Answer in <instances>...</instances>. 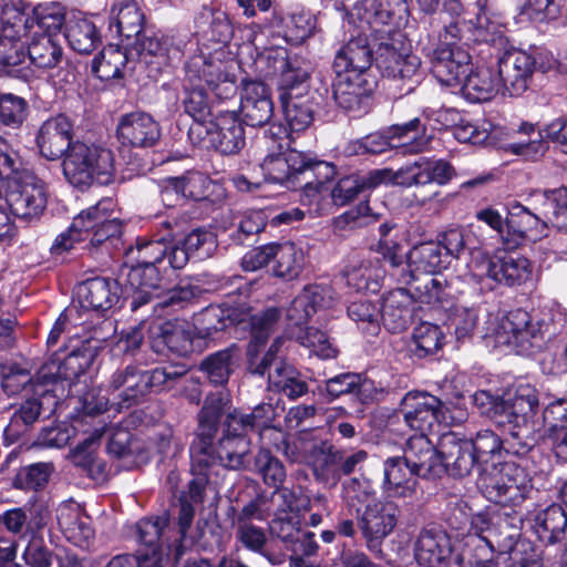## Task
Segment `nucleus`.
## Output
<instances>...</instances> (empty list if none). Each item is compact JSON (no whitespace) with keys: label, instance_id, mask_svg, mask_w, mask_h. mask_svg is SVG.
I'll return each mask as SVG.
<instances>
[{"label":"nucleus","instance_id":"obj_1","mask_svg":"<svg viewBox=\"0 0 567 567\" xmlns=\"http://www.w3.org/2000/svg\"><path fill=\"white\" fill-rule=\"evenodd\" d=\"M483 495L503 508L494 511V527L489 543L494 549L512 548L519 537L522 516L517 509L533 492L532 478L526 470L516 464L502 465L499 470L486 473L477 480Z\"/></svg>","mask_w":567,"mask_h":567},{"label":"nucleus","instance_id":"obj_2","mask_svg":"<svg viewBox=\"0 0 567 567\" xmlns=\"http://www.w3.org/2000/svg\"><path fill=\"white\" fill-rule=\"evenodd\" d=\"M259 166L267 182L301 187L303 196L310 200L326 189V183L337 174L333 164L297 150L266 154Z\"/></svg>","mask_w":567,"mask_h":567},{"label":"nucleus","instance_id":"obj_3","mask_svg":"<svg viewBox=\"0 0 567 567\" xmlns=\"http://www.w3.org/2000/svg\"><path fill=\"white\" fill-rule=\"evenodd\" d=\"M114 206L113 199L106 197L83 209L73 218L68 230L56 237L52 250L61 254L76 244H83V249L92 251L117 239L122 235L123 224L117 217H112Z\"/></svg>","mask_w":567,"mask_h":567},{"label":"nucleus","instance_id":"obj_4","mask_svg":"<svg viewBox=\"0 0 567 567\" xmlns=\"http://www.w3.org/2000/svg\"><path fill=\"white\" fill-rule=\"evenodd\" d=\"M186 373L184 364H167L152 370L127 364L111 374L107 391L115 395L116 411H121L138 404L152 391L172 389Z\"/></svg>","mask_w":567,"mask_h":567},{"label":"nucleus","instance_id":"obj_5","mask_svg":"<svg viewBox=\"0 0 567 567\" xmlns=\"http://www.w3.org/2000/svg\"><path fill=\"white\" fill-rule=\"evenodd\" d=\"M62 171L65 179L78 188L94 183L110 185L116 171L114 153L101 144L74 141L62 161Z\"/></svg>","mask_w":567,"mask_h":567},{"label":"nucleus","instance_id":"obj_6","mask_svg":"<svg viewBox=\"0 0 567 567\" xmlns=\"http://www.w3.org/2000/svg\"><path fill=\"white\" fill-rule=\"evenodd\" d=\"M25 13L16 6L6 4L1 11L0 29V75H8L17 79L28 80L31 71L21 68L27 59L25 41L28 25Z\"/></svg>","mask_w":567,"mask_h":567},{"label":"nucleus","instance_id":"obj_7","mask_svg":"<svg viewBox=\"0 0 567 567\" xmlns=\"http://www.w3.org/2000/svg\"><path fill=\"white\" fill-rule=\"evenodd\" d=\"M495 347L506 352L529 355L544 344V322L523 309L509 311L494 331Z\"/></svg>","mask_w":567,"mask_h":567},{"label":"nucleus","instance_id":"obj_8","mask_svg":"<svg viewBox=\"0 0 567 567\" xmlns=\"http://www.w3.org/2000/svg\"><path fill=\"white\" fill-rule=\"evenodd\" d=\"M281 312L278 308L271 307L251 317V338L247 346L248 371L256 375L275 373L279 364H287L279 355L280 348L285 343L282 337L276 338L268 350L261 351L268 340L270 332L280 319Z\"/></svg>","mask_w":567,"mask_h":567},{"label":"nucleus","instance_id":"obj_9","mask_svg":"<svg viewBox=\"0 0 567 567\" xmlns=\"http://www.w3.org/2000/svg\"><path fill=\"white\" fill-rule=\"evenodd\" d=\"M410 49V44L403 42V35L396 33L379 44L375 55L377 66L384 76L402 81L404 94L413 92L422 78L421 60Z\"/></svg>","mask_w":567,"mask_h":567},{"label":"nucleus","instance_id":"obj_10","mask_svg":"<svg viewBox=\"0 0 567 567\" xmlns=\"http://www.w3.org/2000/svg\"><path fill=\"white\" fill-rule=\"evenodd\" d=\"M6 202L17 218L28 223L38 220L48 204L47 184L34 173H22L7 184Z\"/></svg>","mask_w":567,"mask_h":567},{"label":"nucleus","instance_id":"obj_11","mask_svg":"<svg viewBox=\"0 0 567 567\" xmlns=\"http://www.w3.org/2000/svg\"><path fill=\"white\" fill-rule=\"evenodd\" d=\"M226 404L227 400L221 393H212L206 396L197 415L198 425L195 439L189 446V456L194 461L195 468L199 471L207 465L208 453L216 446L215 437Z\"/></svg>","mask_w":567,"mask_h":567},{"label":"nucleus","instance_id":"obj_12","mask_svg":"<svg viewBox=\"0 0 567 567\" xmlns=\"http://www.w3.org/2000/svg\"><path fill=\"white\" fill-rule=\"evenodd\" d=\"M399 512L394 503L379 501L354 516L358 529L370 551H381V544L398 524Z\"/></svg>","mask_w":567,"mask_h":567},{"label":"nucleus","instance_id":"obj_13","mask_svg":"<svg viewBox=\"0 0 567 567\" xmlns=\"http://www.w3.org/2000/svg\"><path fill=\"white\" fill-rule=\"evenodd\" d=\"M375 82L360 73L337 74L332 83V94L337 105L344 112L360 117L372 105Z\"/></svg>","mask_w":567,"mask_h":567},{"label":"nucleus","instance_id":"obj_14","mask_svg":"<svg viewBox=\"0 0 567 567\" xmlns=\"http://www.w3.org/2000/svg\"><path fill=\"white\" fill-rule=\"evenodd\" d=\"M416 563L423 567H462V556L450 536L440 528L423 529L414 546Z\"/></svg>","mask_w":567,"mask_h":567},{"label":"nucleus","instance_id":"obj_15","mask_svg":"<svg viewBox=\"0 0 567 567\" xmlns=\"http://www.w3.org/2000/svg\"><path fill=\"white\" fill-rule=\"evenodd\" d=\"M400 412L405 424L426 433L445 419L444 403L427 392L410 391L401 400Z\"/></svg>","mask_w":567,"mask_h":567},{"label":"nucleus","instance_id":"obj_16","mask_svg":"<svg viewBox=\"0 0 567 567\" xmlns=\"http://www.w3.org/2000/svg\"><path fill=\"white\" fill-rule=\"evenodd\" d=\"M497 66L504 92L519 96L528 89L536 70V59L526 51L512 49L498 56Z\"/></svg>","mask_w":567,"mask_h":567},{"label":"nucleus","instance_id":"obj_17","mask_svg":"<svg viewBox=\"0 0 567 567\" xmlns=\"http://www.w3.org/2000/svg\"><path fill=\"white\" fill-rule=\"evenodd\" d=\"M440 461L443 471L441 476L449 474L453 477H465L476 468H481L473 453V444L468 439L455 432L444 433L439 441Z\"/></svg>","mask_w":567,"mask_h":567},{"label":"nucleus","instance_id":"obj_18","mask_svg":"<svg viewBox=\"0 0 567 567\" xmlns=\"http://www.w3.org/2000/svg\"><path fill=\"white\" fill-rule=\"evenodd\" d=\"M161 136L159 124L144 112L124 114L116 127L117 141L125 147L151 148L157 145Z\"/></svg>","mask_w":567,"mask_h":567},{"label":"nucleus","instance_id":"obj_19","mask_svg":"<svg viewBox=\"0 0 567 567\" xmlns=\"http://www.w3.org/2000/svg\"><path fill=\"white\" fill-rule=\"evenodd\" d=\"M194 332L185 321H165L154 323L148 329L151 349L157 354L166 351L185 357L193 352Z\"/></svg>","mask_w":567,"mask_h":567},{"label":"nucleus","instance_id":"obj_20","mask_svg":"<svg viewBox=\"0 0 567 567\" xmlns=\"http://www.w3.org/2000/svg\"><path fill=\"white\" fill-rule=\"evenodd\" d=\"M481 271L477 277H486L499 285L508 287L520 286L532 276V264L523 256L503 254L485 258L477 266Z\"/></svg>","mask_w":567,"mask_h":567},{"label":"nucleus","instance_id":"obj_21","mask_svg":"<svg viewBox=\"0 0 567 567\" xmlns=\"http://www.w3.org/2000/svg\"><path fill=\"white\" fill-rule=\"evenodd\" d=\"M73 136V124L63 114L50 117L44 121L37 135V145L43 157L49 161L64 158L71 148Z\"/></svg>","mask_w":567,"mask_h":567},{"label":"nucleus","instance_id":"obj_22","mask_svg":"<svg viewBox=\"0 0 567 567\" xmlns=\"http://www.w3.org/2000/svg\"><path fill=\"white\" fill-rule=\"evenodd\" d=\"M433 75L446 86L461 84L468 71L470 55L457 47L441 44L427 53Z\"/></svg>","mask_w":567,"mask_h":567},{"label":"nucleus","instance_id":"obj_23","mask_svg":"<svg viewBox=\"0 0 567 567\" xmlns=\"http://www.w3.org/2000/svg\"><path fill=\"white\" fill-rule=\"evenodd\" d=\"M240 115L249 126H262L274 115V104L268 86L260 81H245L240 95Z\"/></svg>","mask_w":567,"mask_h":567},{"label":"nucleus","instance_id":"obj_24","mask_svg":"<svg viewBox=\"0 0 567 567\" xmlns=\"http://www.w3.org/2000/svg\"><path fill=\"white\" fill-rule=\"evenodd\" d=\"M450 264L449 254H443L440 243L433 240L414 245L406 254L408 271L401 272L400 282L411 284L415 274L435 275Z\"/></svg>","mask_w":567,"mask_h":567},{"label":"nucleus","instance_id":"obj_25","mask_svg":"<svg viewBox=\"0 0 567 567\" xmlns=\"http://www.w3.org/2000/svg\"><path fill=\"white\" fill-rule=\"evenodd\" d=\"M216 247L217 241L214 233L204 228L192 229L171 245L169 267L176 270L183 269L192 257L208 258Z\"/></svg>","mask_w":567,"mask_h":567},{"label":"nucleus","instance_id":"obj_26","mask_svg":"<svg viewBox=\"0 0 567 567\" xmlns=\"http://www.w3.org/2000/svg\"><path fill=\"white\" fill-rule=\"evenodd\" d=\"M208 143L225 155L237 154L246 144L243 123L235 112H226L205 126Z\"/></svg>","mask_w":567,"mask_h":567},{"label":"nucleus","instance_id":"obj_27","mask_svg":"<svg viewBox=\"0 0 567 567\" xmlns=\"http://www.w3.org/2000/svg\"><path fill=\"white\" fill-rule=\"evenodd\" d=\"M499 406L502 417L498 424L527 425L539 408L538 391L530 384H518L504 396L503 405Z\"/></svg>","mask_w":567,"mask_h":567},{"label":"nucleus","instance_id":"obj_28","mask_svg":"<svg viewBox=\"0 0 567 567\" xmlns=\"http://www.w3.org/2000/svg\"><path fill=\"white\" fill-rule=\"evenodd\" d=\"M416 471L402 456L388 457L383 462L381 488L389 497H412L417 487Z\"/></svg>","mask_w":567,"mask_h":567},{"label":"nucleus","instance_id":"obj_29","mask_svg":"<svg viewBox=\"0 0 567 567\" xmlns=\"http://www.w3.org/2000/svg\"><path fill=\"white\" fill-rule=\"evenodd\" d=\"M416 474L423 478L441 477L439 446L434 447L425 433L412 436L406 442L404 455L402 456Z\"/></svg>","mask_w":567,"mask_h":567},{"label":"nucleus","instance_id":"obj_30","mask_svg":"<svg viewBox=\"0 0 567 567\" xmlns=\"http://www.w3.org/2000/svg\"><path fill=\"white\" fill-rule=\"evenodd\" d=\"M249 452L250 441L247 437L225 433L208 453L207 465L204 470L208 467L215 470L217 466L235 471L243 470L248 464Z\"/></svg>","mask_w":567,"mask_h":567},{"label":"nucleus","instance_id":"obj_31","mask_svg":"<svg viewBox=\"0 0 567 567\" xmlns=\"http://www.w3.org/2000/svg\"><path fill=\"white\" fill-rule=\"evenodd\" d=\"M373 61H375V58L373 56V50L368 39L357 37L350 39L337 51L332 68L336 74H365Z\"/></svg>","mask_w":567,"mask_h":567},{"label":"nucleus","instance_id":"obj_32","mask_svg":"<svg viewBox=\"0 0 567 567\" xmlns=\"http://www.w3.org/2000/svg\"><path fill=\"white\" fill-rule=\"evenodd\" d=\"M530 204L522 205L514 203L509 209V216L506 219V236L504 248L512 250L519 247L524 240L532 239L529 233L538 230L542 233V221L535 209H529Z\"/></svg>","mask_w":567,"mask_h":567},{"label":"nucleus","instance_id":"obj_33","mask_svg":"<svg viewBox=\"0 0 567 567\" xmlns=\"http://www.w3.org/2000/svg\"><path fill=\"white\" fill-rule=\"evenodd\" d=\"M78 297L82 308L104 312L118 302V285L107 278H91L78 287Z\"/></svg>","mask_w":567,"mask_h":567},{"label":"nucleus","instance_id":"obj_34","mask_svg":"<svg viewBox=\"0 0 567 567\" xmlns=\"http://www.w3.org/2000/svg\"><path fill=\"white\" fill-rule=\"evenodd\" d=\"M373 177L374 171L367 174H350L339 178L331 187L330 182L333 179L332 177L326 183L327 188L319 193L315 199H308V202L312 203L324 195H329L334 205L344 206L353 200L360 193L378 187L377 181Z\"/></svg>","mask_w":567,"mask_h":567},{"label":"nucleus","instance_id":"obj_35","mask_svg":"<svg viewBox=\"0 0 567 567\" xmlns=\"http://www.w3.org/2000/svg\"><path fill=\"white\" fill-rule=\"evenodd\" d=\"M240 360V349L236 343L206 355L199 363L198 370L204 373L209 383L224 386L228 383Z\"/></svg>","mask_w":567,"mask_h":567},{"label":"nucleus","instance_id":"obj_36","mask_svg":"<svg viewBox=\"0 0 567 567\" xmlns=\"http://www.w3.org/2000/svg\"><path fill=\"white\" fill-rule=\"evenodd\" d=\"M326 392L331 399L349 395L353 402L368 404L373 400L374 385L358 373H340L326 381Z\"/></svg>","mask_w":567,"mask_h":567},{"label":"nucleus","instance_id":"obj_37","mask_svg":"<svg viewBox=\"0 0 567 567\" xmlns=\"http://www.w3.org/2000/svg\"><path fill=\"white\" fill-rule=\"evenodd\" d=\"M195 76V72L189 65L187 69L188 84L184 86L183 106L185 113L192 116L197 123V128H202L206 126V123L209 124V122H212L213 106L208 91L203 84V81L199 79L197 84L193 83Z\"/></svg>","mask_w":567,"mask_h":567},{"label":"nucleus","instance_id":"obj_38","mask_svg":"<svg viewBox=\"0 0 567 567\" xmlns=\"http://www.w3.org/2000/svg\"><path fill=\"white\" fill-rule=\"evenodd\" d=\"M473 444V453L481 468L478 480L486 473L499 470L509 462H501L503 455L502 439L491 430L476 433L474 439H468Z\"/></svg>","mask_w":567,"mask_h":567},{"label":"nucleus","instance_id":"obj_39","mask_svg":"<svg viewBox=\"0 0 567 567\" xmlns=\"http://www.w3.org/2000/svg\"><path fill=\"white\" fill-rule=\"evenodd\" d=\"M461 83L464 96L474 103L492 100L503 87L498 74L496 75L492 69L486 66L466 73Z\"/></svg>","mask_w":567,"mask_h":567},{"label":"nucleus","instance_id":"obj_40","mask_svg":"<svg viewBox=\"0 0 567 567\" xmlns=\"http://www.w3.org/2000/svg\"><path fill=\"white\" fill-rule=\"evenodd\" d=\"M28 34L51 35L61 38L65 22V12L61 3L51 2L37 6L31 16L25 14Z\"/></svg>","mask_w":567,"mask_h":567},{"label":"nucleus","instance_id":"obj_41","mask_svg":"<svg viewBox=\"0 0 567 567\" xmlns=\"http://www.w3.org/2000/svg\"><path fill=\"white\" fill-rule=\"evenodd\" d=\"M413 303L412 291L408 288L391 290L383 299L381 319L388 330L399 332L405 329L409 319V307Z\"/></svg>","mask_w":567,"mask_h":567},{"label":"nucleus","instance_id":"obj_42","mask_svg":"<svg viewBox=\"0 0 567 567\" xmlns=\"http://www.w3.org/2000/svg\"><path fill=\"white\" fill-rule=\"evenodd\" d=\"M42 401L33 396L22 401L14 408L9 424L4 427L3 440L6 444H13L30 431L42 414Z\"/></svg>","mask_w":567,"mask_h":567},{"label":"nucleus","instance_id":"obj_43","mask_svg":"<svg viewBox=\"0 0 567 567\" xmlns=\"http://www.w3.org/2000/svg\"><path fill=\"white\" fill-rule=\"evenodd\" d=\"M25 51L30 62L38 69H53L63 58L59 38L41 34H28Z\"/></svg>","mask_w":567,"mask_h":567},{"label":"nucleus","instance_id":"obj_44","mask_svg":"<svg viewBox=\"0 0 567 567\" xmlns=\"http://www.w3.org/2000/svg\"><path fill=\"white\" fill-rule=\"evenodd\" d=\"M425 132V124L419 117L388 127L389 137L395 144L393 147H402L404 153L410 154H417L427 148L431 137L426 136Z\"/></svg>","mask_w":567,"mask_h":567},{"label":"nucleus","instance_id":"obj_45","mask_svg":"<svg viewBox=\"0 0 567 567\" xmlns=\"http://www.w3.org/2000/svg\"><path fill=\"white\" fill-rule=\"evenodd\" d=\"M534 529L538 539L555 544L566 535L567 515L560 505L553 504L542 509L534 518Z\"/></svg>","mask_w":567,"mask_h":567},{"label":"nucleus","instance_id":"obj_46","mask_svg":"<svg viewBox=\"0 0 567 567\" xmlns=\"http://www.w3.org/2000/svg\"><path fill=\"white\" fill-rule=\"evenodd\" d=\"M341 499L350 515H357L368 505L378 503L377 492L367 477H351L341 483Z\"/></svg>","mask_w":567,"mask_h":567},{"label":"nucleus","instance_id":"obj_47","mask_svg":"<svg viewBox=\"0 0 567 567\" xmlns=\"http://www.w3.org/2000/svg\"><path fill=\"white\" fill-rule=\"evenodd\" d=\"M275 250L272 275L284 281L297 279L306 264L303 250L293 243L277 244Z\"/></svg>","mask_w":567,"mask_h":567},{"label":"nucleus","instance_id":"obj_48","mask_svg":"<svg viewBox=\"0 0 567 567\" xmlns=\"http://www.w3.org/2000/svg\"><path fill=\"white\" fill-rule=\"evenodd\" d=\"M279 99L291 132H302L310 126L315 114V105L310 99L291 95V92L280 93Z\"/></svg>","mask_w":567,"mask_h":567},{"label":"nucleus","instance_id":"obj_49","mask_svg":"<svg viewBox=\"0 0 567 567\" xmlns=\"http://www.w3.org/2000/svg\"><path fill=\"white\" fill-rule=\"evenodd\" d=\"M312 452L311 468L316 481L328 487L337 486L340 482L337 449L322 442L320 445H315Z\"/></svg>","mask_w":567,"mask_h":567},{"label":"nucleus","instance_id":"obj_50","mask_svg":"<svg viewBox=\"0 0 567 567\" xmlns=\"http://www.w3.org/2000/svg\"><path fill=\"white\" fill-rule=\"evenodd\" d=\"M171 243L165 236L146 240L138 238L134 247L126 251L128 259L144 265L162 266L164 262L169 267Z\"/></svg>","mask_w":567,"mask_h":567},{"label":"nucleus","instance_id":"obj_51","mask_svg":"<svg viewBox=\"0 0 567 567\" xmlns=\"http://www.w3.org/2000/svg\"><path fill=\"white\" fill-rule=\"evenodd\" d=\"M56 519L60 528L69 538L89 540L94 532L89 518L83 516L75 504H62L56 509Z\"/></svg>","mask_w":567,"mask_h":567},{"label":"nucleus","instance_id":"obj_52","mask_svg":"<svg viewBox=\"0 0 567 567\" xmlns=\"http://www.w3.org/2000/svg\"><path fill=\"white\" fill-rule=\"evenodd\" d=\"M64 38L74 51L82 54L91 53L101 42L94 23L86 18L71 20Z\"/></svg>","mask_w":567,"mask_h":567},{"label":"nucleus","instance_id":"obj_53","mask_svg":"<svg viewBox=\"0 0 567 567\" xmlns=\"http://www.w3.org/2000/svg\"><path fill=\"white\" fill-rule=\"evenodd\" d=\"M443 340L444 333L439 326L422 322L413 330L410 352L419 359L433 355L442 348Z\"/></svg>","mask_w":567,"mask_h":567},{"label":"nucleus","instance_id":"obj_54","mask_svg":"<svg viewBox=\"0 0 567 567\" xmlns=\"http://www.w3.org/2000/svg\"><path fill=\"white\" fill-rule=\"evenodd\" d=\"M377 185L391 184L401 187L424 186L421 159L400 167L398 171L390 168L374 169Z\"/></svg>","mask_w":567,"mask_h":567},{"label":"nucleus","instance_id":"obj_55","mask_svg":"<svg viewBox=\"0 0 567 567\" xmlns=\"http://www.w3.org/2000/svg\"><path fill=\"white\" fill-rule=\"evenodd\" d=\"M544 435L547 439L567 430V398H550L542 410Z\"/></svg>","mask_w":567,"mask_h":567},{"label":"nucleus","instance_id":"obj_56","mask_svg":"<svg viewBox=\"0 0 567 567\" xmlns=\"http://www.w3.org/2000/svg\"><path fill=\"white\" fill-rule=\"evenodd\" d=\"M269 383L290 399H297L308 391L307 382L289 364H279L275 373H269Z\"/></svg>","mask_w":567,"mask_h":567},{"label":"nucleus","instance_id":"obj_57","mask_svg":"<svg viewBox=\"0 0 567 567\" xmlns=\"http://www.w3.org/2000/svg\"><path fill=\"white\" fill-rule=\"evenodd\" d=\"M53 466L50 463H34L21 467L14 476L13 486L24 491H39L49 482Z\"/></svg>","mask_w":567,"mask_h":567},{"label":"nucleus","instance_id":"obj_58","mask_svg":"<svg viewBox=\"0 0 567 567\" xmlns=\"http://www.w3.org/2000/svg\"><path fill=\"white\" fill-rule=\"evenodd\" d=\"M126 62L125 52L116 45H109L94 58L92 70L100 78H120Z\"/></svg>","mask_w":567,"mask_h":567},{"label":"nucleus","instance_id":"obj_59","mask_svg":"<svg viewBox=\"0 0 567 567\" xmlns=\"http://www.w3.org/2000/svg\"><path fill=\"white\" fill-rule=\"evenodd\" d=\"M144 14L134 2L122 6L115 18L118 34L127 40L138 38L143 31Z\"/></svg>","mask_w":567,"mask_h":567},{"label":"nucleus","instance_id":"obj_60","mask_svg":"<svg viewBox=\"0 0 567 567\" xmlns=\"http://www.w3.org/2000/svg\"><path fill=\"white\" fill-rule=\"evenodd\" d=\"M255 468L261 475L265 484L274 487L280 486L286 480V468L282 462L274 456L269 450L261 449L255 457Z\"/></svg>","mask_w":567,"mask_h":567},{"label":"nucleus","instance_id":"obj_61","mask_svg":"<svg viewBox=\"0 0 567 567\" xmlns=\"http://www.w3.org/2000/svg\"><path fill=\"white\" fill-rule=\"evenodd\" d=\"M28 102L12 93L0 94V123L18 128L22 125L28 116Z\"/></svg>","mask_w":567,"mask_h":567},{"label":"nucleus","instance_id":"obj_62","mask_svg":"<svg viewBox=\"0 0 567 567\" xmlns=\"http://www.w3.org/2000/svg\"><path fill=\"white\" fill-rule=\"evenodd\" d=\"M408 290L412 291L413 301L430 306L441 305L447 295L445 281L435 277L416 280Z\"/></svg>","mask_w":567,"mask_h":567},{"label":"nucleus","instance_id":"obj_63","mask_svg":"<svg viewBox=\"0 0 567 567\" xmlns=\"http://www.w3.org/2000/svg\"><path fill=\"white\" fill-rule=\"evenodd\" d=\"M478 12L475 18V34L478 41L485 43L503 42L502 25L488 14V0H477Z\"/></svg>","mask_w":567,"mask_h":567},{"label":"nucleus","instance_id":"obj_64","mask_svg":"<svg viewBox=\"0 0 567 567\" xmlns=\"http://www.w3.org/2000/svg\"><path fill=\"white\" fill-rule=\"evenodd\" d=\"M255 143L266 154H279L293 150L288 130L281 124H270L261 135L256 137Z\"/></svg>","mask_w":567,"mask_h":567}]
</instances>
